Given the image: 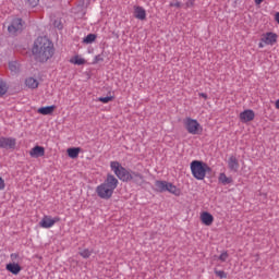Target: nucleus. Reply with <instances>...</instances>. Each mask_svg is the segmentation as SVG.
Instances as JSON below:
<instances>
[{"instance_id": "4be33fe9", "label": "nucleus", "mask_w": 279, "mask_h": 279, "mask_svg": "<svg viewBox=\"0 0 279 279\" xmlns=\"http://www.w3.org/2000/svg\"><path fill=\"white\" fill-rule=\"evenodd\" d=\"M38 80L34 78V77H27L25 80V85L27 86V88H31V89H35L38 87Z\"/></svg>"}, {"instance_id": "20e7f679", "label": "nucleus", "mask_w": 279, "mask_h": 279, "mask_svg": "<svg viewBox=\"0 0 279 279\" xmlns=\"http://www.w3.org/2000/svg\"><path fill=\"white\" fill-rule=\"evenodd\" d=\"M190 169L195 180H204L206 178V173L210 171L208 163L201 160H193L190 163Z\"/></svg>"}, {"instance_id": "9d476101", "label": "nucleus", "mask_w": 279, "mask_h": 279, "mask_svg": "<svg viewBox=\"0 0 279 279\" xmlns=\"http://www.w3.org/2000/svg\"><path fill=\"white\" fill-rule=\"evenodd\" d=\"M23 29V20L21 19H15L12 21V24L8 27L9 34L14 36L17 32H21Z\"/></svg>"}, {"instance_id": "39448f33", "label": "nucleus", "mask_w": 279, "mask_h": 279, "mask_svg": "<svg viewBox=\"0 0 279 279\" xmlns=\"http://www.w3.org/2000/svg\"><path fill=\"white\" fill-rule=\"evenodd\" d=\"M156 191L158 193H171V195H175V197H180L182 195V190H180L178 186H175L171 182L167 181H156L155 182Z\"/></svg>"}, {"instance_id": "0eeeda50", "label": "nucleus", "mask_w": 279, "mask_h": 279, "mask_svg": "<svg viewBox=\"0 0 279 279\" xmlns=\"http://www.w3.org/2000/svg\"><path fill=\"white\" fill-rule=\"evenodd\" d=\"M278 43V34L274 32H268L262 35L260 41L258 44L259 49H264V47H274Z\"/></svg>"}, {"instance_id": "7c9ffc66", "label": "nucleus", "mask_w": 279, "mask_h": 279, "mask_svg": "<svg viewBox=\"0 0 279 279\" xmlns=\"http://www.w3.org/2000/svg\"><path fill=\"white\" fill-rule=\"evenodd\" d=\"M53 25H54V27H57V29H62V21L56 20Z\"/></svg>"}, {"instance_id": "cd10ccee", "label": "nucleus", "mask_w": 279, "mask_h": 279, "mask_svg": "<svg viewBox=\"0 0 279 279\" xmlns=\"http://www.w3.org/2000/svg\"><path fill=\"white\" fill-rule=\"evenodd\" d=\"M228 252H222L219 256V260H221V263H226L228 260Z\"/></svg>"}, {"instance_id": "f8f14e48", "label": "nucleus", "mask_w": 279, "mask_h": 279, "mask_svg": "<svg viewBox=\"0 0 279 279\" xmlns=\"http://www.w3.org/2000/svg\"><path fill=\"white\" fill-rule=\"evenodd\" d=\"M199 219H201L203 226H207V227L213 226V223L215 222V217L213 216V214H210L208 211H202Z\"/></svg>"}, {"instance_id": "9b49d317", "label": "nucleus", "mask_w": 279, "mask_h": 279, "mask_svg": "<svg viewBox=\"0 0 279 279\" xmlns=\"http://www.w3.org/2000/svg\"><path fill=\"white\" fill-rule=\"evenodd\" d=\"M256 113H254V110L246 109L240 113V121H242V123H250V121H254Z\"/></svg>"}, {"instance_id": "f03ea898", "label": "nucleus", "mask_w": 279, "mask_h": 279, "mask_svg": "<svg viewBox=\"0 0 279 279\" xmlns=\"http://www.w3.org/2000/svg\"><path fill=\"white\" fill-rule=\"evenodd\" d=\"M119 186V179L108 174L106 180L96 187V193L100 199H110L114 195V190Z\"/></svg>"}, {"instance_id": "e433bc0d", "label": "nucleus", "mask_w": 279, "mask_h": 279, "mask_svg": "<svg viewBox=\"0 0 279 279\" xmlns=\"http://www.w3.org/2000/svg\"><path fill=\"white\" fill-rule=\"evenodd\" d=\"M275 108H276L277 110H279V99L276 100V102H275Z\"/></svg>"}, {"instance_id": "f257e3e1", "label": "nucleus", "mask_w": 279, "mask_h": 279, "mask_svg": "<svg viewBox=\"0 0 279 279\" xmlns=\"http://www.w3.org/2000/svg\"><path fill=\"white\" fill-rule=\"evenodd\" d=\"M33 53L38 62H47L53 57V43L47 37H38L34 43Z\"/></svg>"}, {"instance_id": "c85d7f7f", "label": "nucleus", "mask_w": 279, "mask_h": 279, "mask_svg": "<svg viewBox=\"0 0 279 279\" xmlns=\"http://www.w3.org/2000/svg\"><path fill=\"white\" fill-rule=\"evenodd\" d=\"M182 3H180V1L174 0L172 2H170V8H181Z\"/></svg>"}, {"instance_id": "6e6552de", "label": "nucleus", "mask_w": 279, "mask_h": 279, "mask_svg": "<svg viewBox=\"0 0 279 279\" xmlns=\"http://www.w3.org/2000/svg\"><path fill=\"white\" fill-rule=\"evenodd\" d=\"M58 222H60V217L52 218L51 216H44L39 221V226L40 228L49 230V228H53Z\"/></svg>"}, {"instance_id": "2eb2a0df", "label": "nucleus", "mask_w": 279, "mask_h": 279, "mask_svg": "<svg viewBox=\"0 0 279 279\" xmlns=\"http://www.w3.org/2000/svg\"><path fill=\"white\" fill-rule=\"evenodd\" d=\"M228 167L230 169V171H234V173H236V171H239V159H236V157L234 155L230 156L228 159Z\"/></svg>"}, {"instance_id": "6ab92c4d", "label": "nucleus", "mask_w": 279, "mask_h": 279, "mask_svg": "<svg viewBox=\"0 0 279 279\" xmlns=\"http://www.w3.org/2000/svg\"><path fill=\"white\" fill-rule=\"evenodd\" d=\"M70 63L71 64H76L77 66H82V64H86V59L76 54V56H74L70 59Z\"/></svg>"}, {"instance_id": "aec40b11", "label": "nucleus", "mask_w": 279, "mask_h": 279, "mask_svg": "<svg viewBox=\"0 0 279 279\" xmlns=\"http://www.w3.org/2000/svg\"><path fill=\"white\" fill-rule=\"evenodd\" d=\"M80 151H82L80 147H73V148H68L66 154L69 158L75 159L80 156Z\"/></svg>"}, {"instance_id": "4468645a", "label": "nucleus", "mask_w": 279, "mask_h": 279, "mask_svg": "<svg viewBox=\"0 0 279 279\" xmlns=\"http://www.w3.org/2000/svg\"><path fill=\"white\" fill-rule=\"evenodd\" d=\"M134 16L138 21H145L147 19V11L143 7L135 5L134 7Z\"/></svg>"}, {"instance_id": "2f4dec72", "label": "nucleus", "mask_w": 279, "mask_h": 279, "mask_svg": "<svg viewBox=\"0 0 279 279\" xmlns=\"http://www.w3.org/2000/svg\"><path fill=\"white\" fill-rule=\"evenodd\" d=\"M5 189V180L0 177V191H3Z\"/></svg>"}, {"instance_id": "a211bd4d", "label": "nucleus", "mask_w": 279, "mask_h": 279, "mask_svg": "<svg viewBox=\"0 0 279 279\" xmlns=\"http://www.w3.org/2000/svg\"><path fill=\"white\" fill-rule=\"evenodd\" d=\"M218 182H220V184H223V186H226L227 184H232V177H228L226 175V173L221 172L218 177Z\"/></svg>"}, {"instance_id": "5701e85b", "label": "nucleus", "mask_w": 279, "mask_h": 279, "mask_svg": "<svg viewBox=\"0 0 279 279\" xmlns=\"http://www.w3.org/2000/svg\"><path fill=\"white\" fill-rule=\"evenodd\" d=\"M95 40H97V35H95V34H88V35L83 39V43H85V45H90L92 43H95Z\"/></svg>"}, {"instance_id": "7ed1b4c3", "label": "nucleus", "mask_w": 279, "mask_h": 279, "mask_svg": "<svg viewBox=\"0 0 279 279\" xmlns=\"http://www.w3.org/2000/svg\"><path fill=\"white\" fill-rule=\"evenodd\" d=\"M110 169L121 182H132V180L138 182L143 180V174L125 169L119 161H111Z\"/></svg>"}, {"instance_id": "dca6fc26", "label": "nucleus", "mask_w": 279, "mask_h": 279, "mask_svg": "<svg viewBox=\"0 0 279 279\" xmlns=\"http://www.w3.org/2000/svg\"><path fill=\"white\" fill-rule=\"evenodd\" d=\"M7 271H10V274H13V276H19L21 274V265L16 263H10L5 266Z\"/></svg>"}, {"instance_id": "412c9836", "label": "nucleus", "mask_w": 279, "mask_h": 279, "mask_svg": "<svg viewBox=\"0 0 279 279\" xmlns=\"http://www.w3.org/2000/svg\"><path fill=\"white\" fill-rule=\"evenodd\" d=\"M9 70L11 71L12 75H16V73H19V71H21V65L16 61H10Z\"/></svg>"}, {"instance_id": "ddd939ff", "label": "nucleus", "mask_w": 279, "mask_h": 279, "mask_svg": "<svg viewBox=\"0 0 279 279\" xmlns=\"http://www.w3.org/2000/svg\"><path fill=\"white\" fill-rule=\"evenodd\" d=\"M31 158H43L45 156V147L36 145L29 150Z\"/></svg>"}, {"instance_id": "a878e982", "label": "nucleus", "mask_w": 279, "mask_h": 279, "mask_svg": "<svg viewBox=\"0 0 279 279\" xmlns=\"http://www.w3.org/2000/svg\"><path fill=\"white\" fill-rule=\"evenodd\" d=\"M92 254H93V252L88 248H85L80 252V256H82V258H90Z\"/></svg>"}, {"instance_id": "c756f323", "label": "nucleus", "mask_w": 279, "mask_h": 279, "mask_svg": "<svg viewBox=\"0 0 279 279\" xmlns=\"http://www.w3.org/2000/svg\"><path fill=\"white\" fill-rule=\"evenodd\" d=\"M28 5L32 8H36V4L38 3L39 0H25Z\"/></svg>"}, {"instance_id": "473e14b6", "label": "nucleus", "mask_w": 279, "mask_h": 279, "mask_svg": "<svg viewBox=\"0 0 279 279\" xmlns=\"http://www.w3.org/2000/svg\"><path fill=\"white\" fill-rule=\"evenodd\" d=\"M193 5H195V1L193 0H187L185 3V8H193Z\"/></svg>"}, {"instance_id": "4c0bfd02", "label": "nucleus", "mask_w": 279, "mask_h": 279, "mask_svg": "<svg viewBox=\"0 0 279 279\" xmlns=\"http://www.w3.org/2000/svg\"><path fill=\"white\" fill-rule=\"evenodd\" d=\"M99 60H104V59H101L100 56H96V62H99Z\"/></svg>"}, {"instance_id": "423d86ee", "label": "nucleus", "mask_w": 279, "mask_h": 279, "mask_svg": "<svg viewBox=\"0 0 279 279\" xmlns=\"http://www.w3.org/2000/svg\"><path fill=\"white\" fill-rule=\"evenodd\" d=\"M183 125L189 134H192L193 136H197L204 132V128L199 122L193 118H185L183 120Z\"/></svg>"}, {"instance_id": "72a5a7b5", "label": "nucleus", "mask_w": 279, "mask_h": 279, "mask_svg": "<svg viewBox=\"0 0 279 279\" xmlns=\"http://www.w3.org/2000/svg\"><path fill=\"white\" fill-rule=\"evenodd\" d=\"M199 97H203V99H208V95L205 93H199Z\"/></svg>"}, {"instance_id": "1a4fd4ad", "label": "nucleus", "mask_w": 279, "mask_h": 279, "mask_svg": "<svg viewBox=\"0 0 279 279\" xmlns=\"http://www.w3.org/2000/svg\"><path fill=\"white\" fill-rule=\"evenodd\" d=\"M0 148L1 149H15L16 148V138L14 137H0Z\"/></svg>"}, {"instance_id": "f3484780", "label": "nucleus", "mask_w": 279, "mask_h": 279, "mask_svg": "<svg viewBox=\"0 0 279 279\" xmlns=\"http://www.w3.org/2000/svg\"><path fill=\"white\" fill-rule=\"evenodd\" d=\"M56 110V106H47V107H40L37 112L38 114H44V116H47V114H53V111Z\"/></svg>"}, {"instance_id": "f704fd0d", "label": "nucleus", "mask_w": 279, "mask_h": 279, "mask_svg": "<svg viewBox=\"0 0 279 279\" xmlns=\"http://www.w3.org/2000/svg\"><path fill=\"white\" fill-rule=\"evenodd\" d=\"M15 258H19V254L12 253V254H11V259H12V260H15Z\"/></svg>"}, {"instance_id": "b1692460", "label": "nucleus", "mask_w": 279, "mask_h": 279, "mask_svg": "<svg viewBox=\"0 0 279 279\" xmlns=\"http://www.w3.org/2000/svg\"><path fill=\"white\" fill-rule=\"evenodd\" d=\"M8 93V83L0 81V97H3Z\"/></svg>"}, {"instance_id": "bb28decb", "label": "nucleus", "mask_w": 279, "mask_h": 279, "mask_svg": "<svg viewBox=\"0 0 279 279\" xmlns=\"http://www.w3.org/2000/svg\"><path fill=\"white\" fill-rule=\"evenodd\" d=\"M215 274L216 276H218V278H221V279L228 278V274H226V271L223 270H215Z\"/></svg>"}, {"instance_id": "c9c22d12", "label": "nucleus", "mask_w": 279, "mask_h": 279, "mask_svg": "<svg viewBox=\"0 0 279 279\" xmlns=\"http://www.w3.org/2000/svg\"><path fill=\"white\" fill-rule=\"evenodd\" d=\"M255 1V5H260V3H263V1L265 0H254Z\"/></svg>"}, {"instance_id": "393cba45", "label": "nucleus", "mask_w": 279, "mask_h": 279, "mask_svg": "<svg viewBox=\"0 0 279 279\" xmlns=\"http://www.w3.org/2000/svg\"><path fill=\"white\" fill-rule=\"evenodd\" d=\"M114 100V96L99 97L98 101L101 104H110V101Z\"/></svg>"}]
</instances>
